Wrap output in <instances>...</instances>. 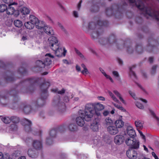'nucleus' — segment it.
I'll return each mask as SVG.
<instances>
[{
    "mask_svg": "<svg viewBox=\"0 0 159 159\" xmlns=\"http://www.w3.org/2000/svg\"><path fill=\"white\" fill-rule=\"evenodd\" d=\"M107 132L111 135H116L119 132V130L117 127L112 125L107 127Z\"/></svg>",
    "mask_w": 159,
    "mask_h": 159,
    "instance_id": "aec40b11",
    "label": "nucleus"
},
{
    "mask_svg": "<svg viewBox=\"0 0 159 159\" xmlns=\"http://www.w3.org/2000/svg\"><path fill=\"white\" fill-rule=\"evenodd\" d=\"M99 41L103 44H109L111 45H113L116 43L117 40L116 36L114 34H111L109 36L107 39H100Z\"/></svg>",
    "mask_w": 159,
    "mask_h": 159,
    "instance_id": "423d86ee",
    "label": "nucleus"
},
{
    "mask_svg": "<svg viewBox=\"0 0 159 159\" xmlns=\"http://www.w3.org/2000/svg\"><path fill=\"white\" fill-rule=\"evenodd\" d=\"M115 124L117 128H120L123 126L124 122L122 120H116Z\"/></svg>",
    "mask_w": 159,
    "mask_h": 159,
    "instance_id": "7c9ffc66",
    "label": "nucleus"
},
{
    "mask_svg": "<svg viewBox=\"0 0 159 159\" xmlns=\"http://www.w3.org/2000/svg\"><path fill=\"white\" fill-rule=\"evenodd\" d=\"M155 49V48L153 47V46H152V44H151V43H148V46L147 47V50H148L149 52H151L153 50V49L154 50Z\"/></svg>",
    "mask_w": 159,
    "mask_h": 159,
    "instance_id": "864d4df0",
    "label": "nucleus"
},
{
    "mask_svg": "<svg viewBox=\"0 0 159 159\" xmlns=\"http://www.w3.org/2000/svg\"><path fill=\"white\" fill-rule=\"evenodd\" d=\"M103 74L107 78L109 79L111 82L113 83V80L111 76H110L109 75L106 74V73H103Z\"/></svg>",
    "mask_w": 159,
    "mask_h": 159,
    "instance_id": "bf43d9fd",
    "label": "nucleus"
},
{
    "mask_svg": "<svg viewBox=\"0 0 159 159\" xmlns=\"http://www.w3.org/2000/svg\"><path fill=\"white\" fill-rule=\"evenodd\" d=\"M46 25L44 21L39 20L34 24L36 28L39 30L37 31V33L39 34L42 35L43 34V30Z\"/></svg>",
    "mask_w": 159,
    "mask_h": 159,
    "instance_id": "1a4fd4ad",
    "label": "nucleus"
},
{
    "mask_svg": "<svg viewBox=\"0 0 159 159\" xmlns=\"http://www.w3.org/2000/svg\"><path fill=\"white\" fill-rule=\"evenodd\" d=\"M152 156L154 157L155 159H159L158 157L156 155V154L154 152H152Z\"/></svg>",
    "mask_w": 159,
    "mask_h": 159,
    "instance_id": "774afa93",
    "label": "nucleus"
},
{
    "mask_svg": "<svg viewBox=\"0 0 159 159\" xmlns=\"http://www.w3.org/2000/svg\"><path fill=\"white\" fill-rule=\"evenodd\" d=\"M37 82V80L34 78L29 79L22 82V83L29 85L26 89V93H31L34 90V83Z\"/></svg>",
    "mask_w": 159,
    "mask_h": 159,
    "instance_id": "39448f33",
    "label": "nucleus"
},
{
    "mask_svg": "<svg viewBox=\"0 0 159 159\" xmlns=\"http://www.w3.org/2000/svg\"><path fill=\"white\" fill-rule=\"evenodd\" d=\"M12 121L13 123L17 124L19 121V119L18 117L13 116L11 117V121Z\"/></svg>",
    "mask_w": 159,
    "mask_h": 159,
    "instance_id": "ea45409f",
    "label": "nucleus"
},
{
    "mask_svg": "<svg viewBox=\"0 0 159 159\" xmlns=\"http://www.w3.org/2000/svg\"><path fill=\"white\" fill-rule=\"evenodd\" d=\"M43 32H45L49 35H52L54 34V32L52 28L46 25L43 30Z\"/></svg>",
    "mask_w": 159,
    "mask_h": 159,
    "instance_id": "b1692460",
    "label": "nucleus"
},
{
    "mask_svg": "<svg viewBox=\"0 0 159 159\" xmlns=\"http://www.w3.org/2000/svg\"><path fill=\"white\" fill-rule=\"evenodd\" d=\"M77 130V126L74 124H70V131H75Z\"/></svg>",
    "mask_w": 159,
    "mask_h": 159,
    "instance_id": "5fc2aeb1",
    "label": "nucleus"
},
{
    "mask_svg": "<svg viewBox=\"0 0 159 159\" xmlns=\"http://www.w3.org/2000/svg\"><path fill=\"white\" fill-rule=\"evenodd\" d=\"M98 4H95L92 6L91 10L92 11L97 12L98 11L99 8Z\"/></svg>",
    "mask_w": 159,
    "mask_h": 159,
    "instance_id": "58836bf2",
    "label": "nucleus"
},
{
    "mask_svg": "<svg viewBox=\"0 0 159 159\" xmlns=\"http://www.w3.org/2000/svg\"><path fill=\"white\" fill-rule=\"evenodd\" d=\"M102 32V30L100 29H98V31L96 30H94L91 34V37L93 39H95L97 38Z\"/></svg>",
    "mask_w": 159,
    "mask_h": 159,
    "instance_id": "cd10ccee",
    "label": "nucleus"
},
{
    "mask_svg": "<svg viewBox=\"0 0 159 159\" xmlns=\"http://www.w3.org/2000/svg\"><path fill=\"white\" fill-rule=\"evenodd\" d=\"M10 98L12 100L10 105V107L13 109H17L19 107L17 102L19 100V98L17 94H14L12 96L10 97Z\"/></svg>",
    "mask_w": 159,
    "mask_h": 159,
    "instance_id": "f8f14e48",
    "label": "nucleus"
},
{
    "mask_svg": "<svg viewBox=\"0 0 159 159\" xmlns=\"http://www.w3.org/2000/svg\"><path fill=\"white\" fill-rule=\"evenodd\" d=\"M29 19L30 22L34 24L39 20L37 18L33 15H30V16Z\"/></svg>",
    "mask_w": 159,
    "mask_h": 159,
    "instance_id": "c9c22d12",
    "label": "nucleus"
},
{
    "mask_svg": "<svg viewBox=\"0 0 159 159\" xmlns=\"http://www.w3.org/2000/svg\"><path fill=\"white\" fill-rule=\"evenodd\" d=\"M76 70L77 72H80L81 70V68L80 66L78 65H76Z\"/></svg>",
    "mask_w": 159,
    "mask_h": 159,
    "instance_id": "338daca9",
    "label": "nucleus"
},
{
    "mask_svg": "<svg viewBox=\"0 0 159 159\" xmlns=\"http://www.w3.org/2000/svg\"><path fill=\"white\" fill-rule=\"evenodd\" d=\"M108 92L110 95V96L112 98V99L115 102L118 103H119L120 102L116 98L115 96L110 91H108Z\"/></svg>",
    "mask_w": 159,
    "mask_h": 159,
    "instance_id": "a18cd8bd",
    "label": "nucleus"
},
{
    "mask_svg": "<svg viewBox=\"0 0 159 159\" xmlns=\"http://www.w3.org/2000/svg\"><path fill=\"white\" fill-rule=\"evenodd\" d=\"M23 125H24L25 131L27 132H30L32 131L31 125L32 123L30 120L26 118H24L22 120Z\"/></svg>",
    "mask_w": 159,
    "mask_h": 159,
    "instance_id": "dca6fc26",
    "label": "nucleus"
},
{
    "mask_svg": "<svg viewBox=\"0 0 159 159\" xmlns=\"http://www.w3.org/2000/svg\"><path fill=\"white\" fill-rule=\"evenodd\" d=\"M134 149L130 148L126 152L127 157L130 159H136L137 158V153Z\"/></svg>",
    "mask_w": 159,
    "mask_h": 159,
    "instance_id": "f3484780",
    "label": "nucleus"
},
{
    "mask_svg": "<svg viewBox=\"0 0 159 159\" xmlns=\"http://www.w3.org/2000/svg\"><path fill=\"white\" fill-rule=\"evenodd\" d=\"M2 120L6 124H8L11 122V117H5L2 118Z\"/></svg>",
    "mask_w": 159,
    "mask_h": 159,
    "instance_id": "79ce46f5",
    "label": "nucleus"
},
{
    "mask_svg": "<svg viewBox=\"0 0 159 159\" xmlns=\"http://www.w3.org/2000/svg\"><path fill=\"white\" fill-rule=\"evenodd\" d=\"M98 24L97 25L94 22H90L88 25V27L89 29L94 30H96V29L97 28L98 29L99 26H107L108 22L107 21H103L99 20L98 21Z\"/></svg>",
    "mask_w": 159,
    "mask_h": 159,
    "instance_id": "0eeeda50",
    "label": "nucleus"
},
{
    "mask_svg": "<svg viewBox=\"0 0 159 159\" xmlns=\"http://www.w3.org/2000/svg\"><path fill=\"white\" fill-rule=\"evenodd\" d=\"M14 24L17 27H21L22 25V23L21 21L19 20H14Z\"/></svg>",
    "mask_w": 159,
    "mask_h": 159,
    "instance_id": "4c0bfd02",
    "label": "nucleus"
},
{
    "mask_svg": "<svg viewBox=\"0 0 159 159\" xmlns=\"http://www.w3.org/2000/svg\"><path fill=\"white\" fill-rule=\"evenodd\" d=\"M144 122L141 120H137L135 121L134 124L136 127L137 128V129H142L143 127V125Z\"/></svg>",
    "mask_w": 159,
    "mask_h": 159,
    "instance_id": "c85d7f7f",
    "label": "nucleus"
},
{
    "mask_svg": "<svg viewBox=\"0 0 159 159\" xmlns=\"http://www.w3.org/2000/svg\"><path fill=\"white\" fill-rule=\"evenodd\" d=\"M135 104L136 106L138 107L140 109H143L144 108V107L143 104L140 102H136Z\"/></svg>",
    "mask_w": 159,
    "mask_h": 159,
    "instance_id": "4d7b16f0",
    "label": "nucleus"
},
{
    "mask_svg": "<svg viewBox=\"0 0 159 159\" xmlns=\"http://www.w3.org/2000/svg\"><path fill=\"white\" fill-rule=\"evenodd\" d=\"M113 10L112 7L107 8L106 10V12L108 16H110L112 14Z\"/></svg>",
    "mask_w": 159,
    "mask_h": 159,
    "instance_id": "49530a36",
    "label": "nucleus"
},
{
    "mask_svg": "<svg viewBox=\"0 0 159 159\" xmlns=\"http://www.w3.org/2000/svg\"><path fill=\"white\" fill-rule=\"evenodd\" d=\"M20 74L21 75H24L25 74L26 72V69L24 67H21L19 69Z\"/></svg>",
    "mask_w": 159,
    "mask_h": 159,
    "instance_id": "603ef678",
    "label": "nucleus"
},
{
    "mask_svg": "<svg viewBox=\"0 0 159 159\" xmlns=\"http://www.w3.org/2000/svg\"><path fill=\"white\" fill-rule=\"evenodd\" d=\"M112 104L117 108L119 109V110L122 111H125V110L121 106L117 104L112 103Z\"/></svg>",
    "mask_w": 159,
    "mask_h": 159,
    "instance_id": "3c124183",
    "label": "nucleus"
},
{
    "mask_svg": "<svg viewBox=\"0 0 159 159\" xmlns=\"http://www.w3.org/2000/svg\"><path fill=\"white\" fill-rule=\"evenodd\" d=\"M74 49L75 53L79 57L82 59L84 58V56L80 51L75 48Z\"/></svg>",
    "mask_w": 159,
    "mask_h": 159,
    "instance_id": "8fccbe9b",
    "label": "nucleus"
},
{
    "mask_svg": "<svg viewBox=\"0 0 159 159\" xmlns=\"http://www.w3.org/2000/svg\"><path fill=\"white\" fill-rule=\"evenodd\" d=\"M50 85L49 82H44L40 86L42 92L41 98L33 104V105L35 106L36 108L42 107L45 104L44 100L47 98L48 96L47 89Z\"/></svg>",
    "mask_w": 159,
    "mask_h": 159,
    "instance_id": "f03ea898",
    "label": "nucleus"
},
{
    "mask_svg": "<svg viewBox=\"0 0 159 159\" xmlns=\"http://www.w3.org/2000/svg\"><path fill=\"white\" fill-rule=\"evenodd\" d=\"M127 133L130 137L134 138L136 135V133L133 128L131 126H128L127 129Z\"/></svg>",
    "mask_w": 159,
    "mask_h": 159,
    "instance_id": "bb28decb",
    "label": "nucleus"
},
{
    "mask_svg": "<svg viewBox=\"0 0 159 159\" xmlns=\"http://www.w3.org/2000/svg\"><path fill=\"white\" fill-rule=\"evenodd\" d=\"M28 156L31 158H37L39 155L37 150L33 148L29 149L27 151Z\"/></svg>",
    "mask_w": 159,
    "mask_h": 159,
    "instance_id": "6ab92c4d",
    "label": "nucleus"
},
{
    "mask_svg": "<svg viewBox=\"0 0 159 159\" xmlns=\"http://www.w3.org/2000/svg\"><path fill=\"white\" fill-rule=\"evenodd\" d=\"M117 44V47L120 50H122L125 48L127 53L130 54L134 52V48L130 41H120Z\"/></svg>",
    "mask_w": 159,
    "mask_h": 159,
    "instance_id": "7ed1b4c3",
    "label": "nucleus"
},
{
    "mask_svg": "<svg viewBox=\"0 0 159 159\" xmlns=\"http://www.w3.org/2000/svg\"><path fill=\"white\" fill-rule=\"evenodd\" d=\"M17 124L15 123H12L10 126V129L12 131H16L17 129Z\"/></svg>",
    "mask_w": 159,
    "mask_h": 159,
    "instance_id": "37998d69",
    "label": "nucleus"
},
{
    "mask_svg": "<svg viewBox=\"0 0 159 159\" xmlns=\"http://www.w3.org/2000/svg\"><path fill=\"white\" fill-rule=\"evenodd\" d=\"M58 130L61 133H64L65 131L70 130V123L69 122H66L61 125L58 129Z\"/></svg>",
    "mask_w": 159,
    "mask_h": 159,
    "instance_id": "a211bd4d",
    "label": "nucleus"
},
{
    "mask_svg": "<svg viewBox=\"0 0 159 159\" xmlns=\"http://www.w3.org/2000/svg\"><path fill=\"white\" fill-rule=\"evenodd\" d=\"M136 51L139 53H142L143 51V48L141 44H137L135 47Z\"/></svg>",
    "mask_w": 159,
    "mask_h": 159,
    "instance_id": "f704fd0d",
    "label": "nucleus"
},
{
    "mask_svg": "<svg viewBox=\"0 0 159 159\" xmlns=\"http://www.w3.org/2000/svg\"><path fill=\"white\" fill-rule=\"evenodd\" d=\"M6 81L7 82L12 81L14 80V78L12 75L6 76L5 77Z\"/></svg>",
    "mask_w": 159,
    "mask_h": 159,
    "instance_id": "de8ad7c7",
    "label": "nucleus"
},
{
    "mask_svg": "<svg viewBox=\"0 0 159 159\" xmlns=\"http://www.w3.org/2000/svg\"><path fill=\"white\" fill-rule=\"evenodd\" d=\"M113 93L116 95L119 98V99L122 102L125 104V102L123 99V98L121 97L120 93L117 90H114L113 91Z\"/></svg>",
    "mask_w": 159,
    "mask_h": 159,
    "instance_id": "a19ab883",
    "label": "nucleus"
},
{
    "mask_svg": "<svg viewBox=\"0 0 159 159\" xmlns=\"http://www.w3.org/2000/svg\"><path fill=\"white\" fill-rule=\"evenodd\" d=\"M157 66V65H154L152 68L151 73L152 75H154L156 73Z\"/></svg>",
    "mask_w": 159,
    "mask_h": 159,
    "instance_id": "6e6d98bb",
    "label": "nucleus"
},
{
    "mask_svg": "<svg viewBox=\"0 0 159 159\" xmlns=\"http://www.w3.org/2000/svg\"><path fill=\"white\" fill-rule=\"evenodd\" d=\"M124 140V136L121 135H117L114 138V142L116 144L119 145L122 143Z\"/></svg>",
    "mask_w": 159,
    "mask_h": 159,
    "instance_id": "412c9836",
    "label": "nucleus"
},
{
    "mask_svg": "<svg viewBox=\"0 0 159 159\" xmlns=\"http://www.w3.org/2000/svg\"><path fill=\"white\" fill-rule=\"evenodd\" d=\"M45 56V58L44 61L45 66H48L52 64V61L51 58H53L54 56L50 53L46 54Z\"/></svg>",
    "mask_w": 159,
    "mask_h": 159,
    "instance_id": "4be33fe9",
    "label": "nucleus"
},
{
    "mask_svg": "<svg viewBox=\"0 0 159 159\" xmlns=\"http://www.w3.org/2000/svg\"><path fill=\"white\" fill-rule=\"evenodd\" d=\"M36 63L37 66L40 68H44L45 66L44 61L40 60L37 61Z\"/></svg>",
    "mask_w": 159,
    "mask_h": 159,
    "instance_id": "e433bc0d",
    "label": "nucleus"
},
{
    "mask_svg": "<svg viewBox=\"0 0 159 159\" xmlns=\"http://www.w3.org/2000/svg\"><path fill=\"white\" fill-rule=\"evenodd\" d=\"M135 67V66L134 65L129 68V74L131 77L134 79H137V77L135 73L132 70Z\"/></svg>",
    "mask_w": 159,
    "mask_h": 159,
    "instance_id": "473e14b6",
    "label": "nucleus"
},
{
    "mask_svg": "<svg viewBox=\"0 0 159 159\" xmlns=\"http://www.w3.org/2000/svg\"><path fill=\"white\" fill-rule=\"evenodd\" d=\"M151 113V114L154 117H155L156 119L157 120V123L158 125H159V119L158 118L157 116H156L155 113L153 112V111H150Z\"/></svg>",
    "mask_w": 159,
    "mask_h": 159,
    "instance_id": "680f3d73",
    "label": "nucleus"
},
{
    "mask_svg": "<svg viewBox=\"0 0 159 159\" xmlns=\"http://www.w3.org/2000/svg\"><path fill=\"white\" fill-rule=\"evenodd\" d=\"M22 107L23 111L26 114H29L32 110V109L30 105L29 104H24L22 105Z\"/></svg>",
    "mask_w": 159,
    "mask_h": 159,
    "instance_id": "a878e982",
    "label": "nucleus"
},
{
    "mask_svg": "<svg viewBox=\"0 0 159 159\" xmlns=\"http://www.w3.org/2000/svg\"><path fill=\"white\" fill-rule=\"evenodd\" d=\"M52 92L55 93H57L58 94H62L65 93V90L64 89H63L61 90L58 91L57 89H51Z\"/></svg>",
    "mask_w": 159,
    "mask_h": 159,
    "instance_id": "c03bdc74",
    "label": "nucleus"
},
{
    "mask_svg": "<svg viewBox=\"0 0 159 159\" xmlns=\"http://www.w3.org/2000/svg\"><path fill=\"white\" fill-rule=\"evenodd\" d=\"M113 75L116 77H119V75L118 72L116 71H113L112 72Z\"/></svg>",
    "mask_w": 159,
    "mask_h": 159,
    "instance_id": "69168bd1",
    "label": "nucleus"
},
{
    "mask_svg": "<svg viewBox=\"0 0 159 159\" xmlns=\"http://www.w3.org/2000/svg\"><path fill=\"white\" fill-rule=\"evenodd\" d=\"M48 41L50 45H51L50 47L52 50H55L56 49L55 47L57 48L58 46V40L56 37L55 36H51L49 38Z\"/></svg>",
    "mask_w": 159,
    "mask_h": 159,
    "instance_id": "4468645a",
    "label": "nucleus"
},
{
    "mask_svg": "<svg viewBox=\"0 0 159 159\" xmlns=\"http://www.w3.org/2000/svg\"><path fill=\"white\" fill-rule=\"evenodd\" d=\"M53 103L55 104L57 108L59 111L62 112L65 110L66 107L65 103L63 102H61L59 98H58L57 100H54Z\"/></svg>",
    "mask_w": 159,
    "mask_h": 159,
    "instance_id": "9b49d317",
    "label": "nucleus"
},
{
    "mask_svg": "<svg viewBox=\"0 0 159 159\" xmlns=\"http://www.w3.org/2000/svg\"><path fill=\"white\" fill-rule=\"evenodd\" d=\"M81 73L84 75L88 74L89 72L87 69H85L81 71Z\"/></svg>",
    "mask_w": 159,
    "mask_h": 159,
    "instance_id": "052dcab7",
    "label": "nucleus"
},
{
    "mask_svg": "<svg viewBox=\"0 0 159 159\" xmlns=\"http://www.w3.org/2000/svg\"><path fill=\"white\" fill-rule=\"evenodd\" d=\"M139 132V134H140L141 137H142L143 139H144L145 140V136L143 135L142 133V132L139 129H138L137 130Z\"/></svg>",
    "mask_w": 159,
    "mask_h": 159,
    "instance_id": "0e129e2a",
    "label": "nucleus"
},
{
    "mask_svg": "<svg viewBox=\"0 0 159 159\" xmlns=\"http://www.w3.org/2000/svg\"><path fill=\"white\" fill-rule=\"evenodd\" d=\"M3 2L6 4L9 5L12 4L13 0H2Z\"/></svg>",
    "mask_w": 159,
    "mask_h": 159,
    "instance_id": "13d9d810",
    "label": "nucleus"
},
{
    "mask_svg": "<svg viewBox=\"0 0 159 159\" xmlns=\"http://www.w3.org/2000/svg\"><path fill=\"white\" fill-rule=\"evenodd\" d=\"M94 119L95 120H93L92 123L91 125L90 128L93 131H97L99 129L100 117H98V118H96V117H94Z\"/></svg>",
    "mask_w": 159,
    "mask_h": 159,
    "instance_id": "2eb2a0df",
    "label": "nucleus"
},
{
    "mask_svg": "<svg viewBox=\"0 0 159 159\" xmlns=\"http://www.w3.org/2000/svg\"><path fill=\"white\" fill-rule=\"evenodd\" d=\"M104 123L106 126L108 127L112 125L113 124V122L111 118L107 117L105 119Z\"/></svg>",
    "mask_w": 159,
    "mask_h": 159,
    "instance_id": "c756f323",
    "label": "nucleus"
},
{
    "mask_svg": "<svg viewBox=\"0 0 159 159\" xmlns=\"http://www.w3.org/2000/svg\"><path fill=\"white\" fill-rule=\"evenodd\" d=\"M58 48L55 47L56 49L55 50H53L55 51V53L56 56L58 57H61L62 56H65L66 52V50L65 49L59 45L57 46Z\"/></svg>",
    "mask_w": 159,
    "mask_h": 159,
    "instance_id": "ddd939ff",
    "label": "nucleus"
},
{
    "mask_svg": "<svg viewBox=\"0 0 159 159\" xmlns=\"http://www.w3.org/2000/svg\"><path fill=\"white\" fill-rule=\"evenodd\" d=\"M17 4L16 3L14 2L12 4L8 5V7H7L6 11L7 14L8 15H13L16 17H17L19 15V11L16 10L14 7L12 6V5Z\"/></svg>",
    "mask_w": 159,
    "mask_h": 159,
    "instance_id": "6e6552de",
    "label": "nucleus"
},
{
    "mask_svg": "<svg viewBox=\"0 0 159 159\" xmlns=\"http://www.w3.org/2000/svg\"><path fill=\"white\" fill-rule=\"evenodd\" d=\"M126 144L130 147V148L138 149L139 148V142L134 138H127L125 141Z\"/></svg>",
    "mask_w": 159,
    "mask_h": 159,
    "instance_id": "20e7f679",
    "label": "nucleus"
},
{
    "mask_svg": "<svg viewBox=\"0 0 159 159\" xmlns=\"http://www.w3.org/2000/svg\"><path fill=\"white\" fill-rule=\"evenodd\" d=\"M57 131L56 129H52L49 132V136L47 138L46 143L49 145L52 144L53 139L55 138L57 135Z\"/></svg>",
    "mask_w": 159,
    "mask_h": 159,
    "instance_id": "9d476101",
    "label": "nucleus"
},
{
    "mask_svg": "<svg viewBox=\"0 0 159 159\" xmlns=\"http://www.w3.org/2000/svg\"><path fill=\"white\" fill-rule=\"evenodd\" d=\"M78 114L80 116L77 117L76 119V122L78 125L80 126H83L84 124V116H83L81 115H80L79 113Z\"/></svg>",
    "mask_w": 159,
    "mask_h": 159,
    "instance_id": "5701e85b",
    "label": "nucleus"
},
{
    "mask_svg": "<svg viewBox=\"0 0 159 159\" xmlns=\"http://www.w3.org/2000/svg\"><path fill=\"white\" fill-rule=\"evenodd\" d=\"M24 25L27 29L29 30L33 29L34 26V24L30 21L25 22Z\"/></svg>",
    "mask_w": 159,
    "mask_h": 159,
    "instance_id": "72a5a7b5",
    "label": "nucleus"
},
{
    "mask_svg": "<svg viewBox=\"0 0 159 159\" xmlns=\"http://www.w3.org/2000/svg\"><path fill=\"white\" fill-rule=\"evenodd\" d=\"M7 6L5 4L0 5V12H3L7 11Z\"/></svg>",
    "mask_w": 159,
    "mask_h": 159,
    "instance_id": "09e8293b",
    "label": "nucleus"
},
{
    "mask_svg": "<svg viewBox=\"0 0 159 159\" xmlns=\"http://www.w3.org/2000/svg\"><path fill=\"white\" fill-rule=\"evenodd\" d=\"M33 147L36 150H40L42 147V142L40 140H34L32 143Z\"/></svg>",
    "mask_w": 159,
    "mask_h": 159,
    "instance_id": "393cba45",
    "label": "nucleus"
},
{
    "mask_svg": "<svg viewBox=\"0 0 159 159\" xmlns=\"http://www.w3.org/2000/svg\"><path fill=\"white\" fill-rule=\"evenodd\" d=\"M104 108L103 105L97 103L96 104L88 103L85 106L84 110H80L78 113L80 115L84 116L85 120L89 121L94 119L96 116L100 117V114L99 112H96L97 111H101Z\"/></svg>",
    "mask_w": 159,
    "mask_h": 159,
    "instance_id": "f257e3e1",
    "label": "nucleus"
},
{
    "mask_svg": "<svg viewBox=\"0 0 159 159\" xmlns=\"http://www.w3.org/2000/svg\"><path fill=\"white\" fill-rule=\"evenodd\" d=\"M129 93L130 95L134 99H135V94L132 91L129 90Z\"/></svg>",
    "mask_w": 159,
    "mask_h": 159,
    "instance_id": "e2e57ef3",
    "label": "nucleus"
},
{
    "mask_svg": "<svg viewBox=\"0 0 159 159\" xmlns=\"http://www.w3.org/2000/svg\"><path fill=\"white\" fill-rule=\"evenodd\" d=\"M20 11L22 14L26 15L30 13V10L26 7H23L21 8Z\"/></svg>",
    "mask_w": 159,
    "mask_h": 159,
    "instance_id": "2f4dec72",
    "label": "nucleus"
}]
</instances>
